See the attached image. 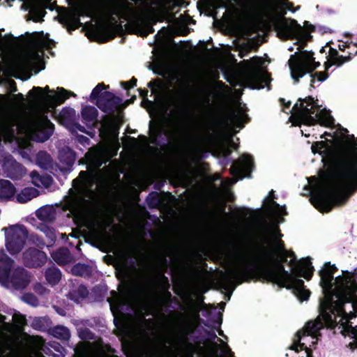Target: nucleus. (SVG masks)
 Listing matches in <instances>:
<instances>
[{"mask_svg":"<svg viewBox=\"0 0 357 357\" xmlns=\"http://www.w3.org/2000/svg\"><path fill=\"white\" fill-rule=\"evenodd\" d=\"M324 68H326L324 67ZM329 69L326 70L325 69L324 71L321 72H315L310 74L311 76V80H310V88H314V84L315 82V78L317 79L319 82H324L328 77V70Z\"/></svg>","mask_w":357,"mask_h":357,"instance_id":"nucleus-50","label":"nucleus"},{"mask_svg":"<svg viewBox=\"0 0 357 357\" xmlns=\"http://www.w3.org/2000/svg\"><path fill=\"white\" fill-rule=\"evenodd\" d=\"M109 88V85H105L104 83L98 84L92 90L90 95V100L91 101L96 100L98 101V98H100V96L103 93L104 91L102 90L107 89Z\"/></svg>","mask_w":357,"mask_h":357,"instance_id":"nucleus-48","label":"nucleus"},{"mask_svg":"<svg viewBox=\"0 0 357 357\" xmlns=\"http://www.w3.org/2000/svg\"><path fill=\"white\" fill-rule=\"evenodd\" d=\"M155 281L158 289L156 297L157 303L166 308L169 301L171 300L172 297V294L169 291L171 287L169 280L163 273H159L155 277Z\"/></svg>","mask_w":357,"mask_h":357,"instance_id":"nucleus-19","label":"nucleus"},{"mask_svg":"<svg viewBox=\"0 0 357 357\" xmlns=\"http://www.w3.org/2000/svg\"><path fill=\"white\" fill-rule=\"evenodd\" d=\"M59 122L68 129H71L72 125L76 120V112L73 108L63 107L59 114Z\"/></svg>","mask_w":357,"mask_h":357,"instance_id":"nucleus-29","label":"nucleus"},{"mask_svg":"<svg viewBox=\"0 0 357 357\" xmlns=\"http://www.w3.org/2000/svg\"><path fill=\"white\" fill-rule=\"evenodd\" d=\"M356 55H357L356 43H351V49H347L345 55H340L336 49L330 47L327 61L324 63V66L326 70L329 69L333 66L340 67L344 63L350 61Z\"/></svg>","mask_w":357,"mask_h":357,"instance_id":"nucleus-15","label":"nucleus"},{"mask_svg":"<svg viewBox=\"0 0 357 357\" xmlns=\"http://www.w3.org/2000/svg\"><path fill=\"white\" fill-rule=\"evenodd\" d=\"M38 195V190L34 188H25L19 194L16 199L20 203H26Z\"/></svg>","mask_w":357,"mask_h":357,"instance_id":"nucleus-42","label":"nucleus"},{"mask_svg":"<svg viewBox=\"0 0 357 357\" xmlns=\"http://www.w3.org/2000/svg\"><path fill=\"white\" fill-rule=\"evenodd\" d=\"M300 59L306 62L307 64H310L312 61H314L315 58L314 57V52L312 51H303L301 54L296 53L295 54H292L288 61V65L290 70L291 66L292 65H296L297 61L296 59Z\"/></svg>","mask_w":357,"mask_h":357,"instance_id":"nucleus-39","label":"nucleus"},{"mask_svg":"<svg viewBox=\"0 0 357 357\" xmlns=\"http://www.w3.org/2000/svg\"><path fill=\"white\" fill-rule=\"evenodd\" d=\"M30 239L34 245L40 249H43L46 245L43 237L38 234H31Z\"/></svg>","mask_w":357,"mask_h":357,"instance_id":"nucleus-54","label":"nucleus"},{"mask_svg":"<svg viewBox=\"0 0 357 357\" xmlns=\"http://www.w3.org/2000/svg\"><path fill=\"white\" fill-rule=\"evenodd\" d=\"M125 28L130 34H135L142 37H146L153 33L155 29L149 24H146L141 18H136L125 24Z\"/></svg>","mask_w":357,"mask_h":357,"instance_id":"nucleus-22","label":"nucleus"},{"mask_svg":"<svg viewBox=\"0 0 357 357\" xmlns=\"http://www.w3.org/2000/svg\"><path fill=\"white\" fill-rule=\"evenodd\" d=\"M335 322L331 326H328L324 317H320V314L314 320L308 321L303 329L299 330L295 335L296 340L293 344L289 347L290 349L294 350L298 352L299 350L306 349L307 347L304 343H301V340L303 336L310 335L318 339L319 336H321L320 331L326 328H333Z\"/></svg>","mask_w":357,"mask_h":357,"instance_id":"nucleus-7","label":"nucleus"},{"mask_svg":"<svg viewBox=\"0 0 357 357\" xmlns=\"http://www.w3.org/2000/svg\"><path fill=\"white\" fill-rule=\"evenodd\" d=\"M22 298L25 303L32 306H36L38 305V300L37 297L31 293L25 294L22 296Z\"/></svg>","mask_w":357,"mask_h":357,"instance_id":"nucleus-53","label":"nucleus"},{"mask_svg":"<svg viewBox=\"0 0 357 357\" xmlns=\"http://www.w3.org/2000/svg\"><path fill=\"white\" fill-rule=\"evenodd\" d=\"M337 282L340 284L341 289L347 293L344 302L351 304L354 310V304L357 303V280L351 275L348 271H344L343 275L336 277Z\"/></svg>","mask_w":357,"mask_h":357,"instance_id":"nucleus-12","label":"nucleus"},{"mask_svg":"<svg viewBox=\"0 0 357 357\" xmlns=\"http://www.w3.org/2000/svg\"><path fill=\"white\" fill-rule=\"evenodd\" d=\"M254 167L253 158L249 155H243L239 161H234L229 169L230 174L236 177L243 179L250 178Z\"/></svg>","mask_w":357,"mask_h":357,"instance_id":"nucleus-16","label":"nucleus"},{"mask_svg":"<svg viewBox=\"0 0 357 357\" xmlns=\"http://www.w3.org/2000/svg\"><path fill=\"white\" fill-rule=\"evenodd\" d=\"M13 319L17 326L23 328L25 325H26V317L21 314H14L13 316Z\"/></svg>","mask_w":357,"mask_h":357,"instance_id":"nucleus-55","label":"nucleus"},{"mask_svg":"<svg viewBox=\"0 0 357 357\" xmlns=\"http://www.w3.org/2000/svg\"><path fill=\"white\" fill-rule=\"evenodd\" d=\"M89 290L84 284H80L77 289H73L68 293V298L76 303H79L81 301L89 296Z\"/></svg>","mask_w":357,"mask_h":357,"instance_id":"nucleus-37","label":"nucleus"},{"mask_svg":"<svg viewBox=\"0 0 357 357\" xmlns=\"http://www.w3.org/2000/svg\"><path fill=\"white\" fill-rule=\"evenodd\" d=\"M52 257L59 265H66L70 260V252L68 248H62L54 252Z\"/></svg>","mask_w":357,"mask_h":357,"instance_id":"nucleus-43","label":"nucleus"},{"mask_svg":"<svg viewBox=\"0 0 357 357\" xmlns=\"http://www.w3.org/2000/svg\"><path fill=\"white\" fill-rule=\"evenodd\" d=\"M281 3H282V4L279 5L280 7L284 6V8L287 9V10H289V11H291V12L294 13V12H296L298 10V8L295 9L294 8V3L292 2H290V1L282 2L281 1Z\"/></svg>","mask_w":357,"mask_h":357,"instance_id":"nucleus-62","label":"nucleus"},{"mask_svg":"<svg viewBox=\"0 0 357 357\" xmlns=\"http://www.w3.org/2000/svg\"><path fill=\"white\" fill-rule=\"evenodd\" d=\"M311 33L312 32L307 31L304 27L301 25V29L297 30L296 38H294V39L298 40L303 45L305 46L307 42H310L312 40Z\"/></svg>","mask_w":357,"mask_h":357,"instance_id":"nucleus-47","label":"nucleus"},{"mask_svg":"<svg viewBox=\"0 0 357 357\" xmlns=\"http://www.w3.org/2000/svg\"><path fill=\"white\" fill-rule=\"evenodd\" d=\"M133 11V6L127 0L121 1H113L112 6L109 7V15L111 24L105 26L103 28V32L107 36V40H112L114 39L117 35H123L125 32V29L121 23H119L118 21L112 17L113 15L119 16L121 18L124 20L128 19L129 13Z\"/></svg>","mask_w":357,"mask_h":357,"instance_id":"nucleus-6","label":"nucleus"},{"mask_svg":"<svg viewBox=\"0 0 357 357\" xmlns=\"http://www.w3.org/2000/svg\"><path fill=\"white\" fill-rule=\"evenodd\" d=\"M59 162L65 165L66 169L62 171L70 172L76 160V153L69 147H64L59 152Z\"/></svg>","mask_w":357,"mask_h":357,"instance_id":"nucleus-28","label":"nucleus"},{"mask_svg":"<svg viewBox=\"0 0 357 357\" xmlns=\"http://www.w3.org/2000/svg\"><path fill=\"white\" fill-rule=\"evenodd\" d=\"M275 197L270 198H266L265 200L266 201V208L268 211H277L278 213L287 215L288 213L286 210L285 206H280L278 203L275 202L273 199Z\"/></svg>","mask_w":357,"mask_h":357,"instance_id":"nucleus-44","label":"nucleus"},{"mask_svg":"<svg viewBox=\"0 0 357 357\" xmlns=\"http://www.w3.org/2000/svg\"><path fill=\"white\" fill-rule=\"evenodd\" d=\"M166 135L171 146L174 148L181 147L189 140L188 130L186 126L182 121L174 123L172 128L167 132Z\"/></svg>","mask_w":357,"mask_h":357,"instance_id":"nucleus-14","label":"nucleus"},{"mask_svg":"<svg viewBox=\"0 0 357 357\" xmlns=\"http://www.w3.org/2000/svg\"><path fill=\"white\" fill-rule=\"evenodd\" d=\"M172 303L176 305H179L178 299L173 296L165 310V312H168L174 321L172 322L173 334L165 340V342L171 343L173 339H176L179 342L185 343L187 348L192 351L195 347L188 342V337L193 333L194 329L190 324L185 321L183 315L181 312L170 310V308L174 309V307L171 305Z\"/></svg>","mask_w":357,"mask_h":357,"instance_id":"nucleus-4","label":"nucleus"},{"mask_svg":"<svg viewBox=\"0 0 357 357\" xmlns=\"http://www.w3.org/2000/svg\"><path fill=\"white\" fill-rule=\"evenodd\" d=\"M255 263H244L241 268L229 269L223 273L225 284L238 282H250L256 279L263 282L277 284L280 288L291 289L292 282L297 278L310 280L314 271L310 257L301 259L291 266V272L285 270L283 261L275 257L273 252L264 251L261 257H252Z\"/></svg>","mask_w":357,"mask_h":357,"instance_id":"nucleus-1","label":"nucleus"},{"mask_svg":"<svg viewBox=\"0 0 357 357\" xmlns=\"http://www.w3.org/2000/svg\"><path fill=\"white\" fill-rule=\"evenodd\" d=\"M29 40L30 46L34 49L39 47L42 44L41 40L39 38L33 37L32 34L29 35Z\"/></svg>","mask_w":357,"mask_h":357,"instance_id":"nucleus-59","label":"nucleus"},{"mask_svg":"<svg viewBox=\"0 0 357 357\" xmlns=\"http://www.w3.org/2000/svg\"><path fill=\"white\" fill-rule=\"evenodd\" d=\"M47 260V254L36 248H29L22 253L23 264L29 268L42 267Z\"/></svg>","mask_w":357,"mask_h":357,"instance_id":"nucleus-17","label":"nucleus"},{"mask_svg":"<svg viewBox=\"0 0 357 357\" xmlns=\"http://www.w3.org/2000/svg\"><path fill=\"white\" fill-rule=\"evenodd\" d=\"M282 4L280 0H268L266 1L265 11L266 13L271 17V24L282 20L287 14V9L284 6L280 7L279 5Z\"/></svg>","mask_w":357,"mask_h":357,"instance_id":"nucleus-24","label":"nucleus"},{"mask_svg":"<svg viewBox=\"0 0 357 357\" xmlns=\"http://www.w3.org/2000/svg\"><path fill=\"white\" fill-rule=\"evenodd\" d=\"M137 79L132 77L128 82H121V85L127 91L137 86Z\"/></svg>","mask_w":357,"mask_h":357,"instance_id":"nucleus-57","label":"nucleus"},{"mask_svg":"<svg viewBox=\"0 0 357 357\" xmlns=\"http://www.w3.org/2000/svg\"><path fill=\"white\" fill-rule=\"evenodd\" d=\"M234 213L238 216L245 218L251 213V209L247 207L237 208H236Z\"/></svg>","mask_w":357,"mask_h":357,"instance_id":"nucleus-58","label":"nucleus"},{"mask_svg":"<svg viewBox=\"0 0 357 357\" xmlns=\"http://www.w3.org/2000/svg\"><path fill=\"white\" fill-rule=\"evenodd\" d=\"M337 268L331 262H326L323 268L319 271L321 278L320 285L323 289L324 296L320 300L319 312L324 317L328 326L335 322L333 314L342 313L345 304L347 293L341 289L340 284L334 279V274Z\"/></svg>","mask_w":357,"mask_h":357,"instance_id":"nucleus-3","label":"nucleus"},{"mask_svg":"<svg viewBox=\"0 0 357 357\" xmlns=\"http://www.w3.org/2000/svg\"><path fill=\"white\" fill-rule=\"evenodd\" d=\"M296 65L291 66V77L294 80V84H298L300 82V79L307 73H312L314 71L320 66V62L312 61L310 64H307L304 61L298 59H296Z\"/></svg>","mask_w":357,"mask_h":357,"instance_id":"nucleus-20","label":"nucleus"},{"mask_svg":"<svg viewBox=\"0 0 357 357\" xmlns=\"http://www.w3.org/2000/svg\"><path fill=\"white\" fill-rule=\"evenodd\" d=\"M31 327L39 331H45L47 327L45 319L43 317H35L32 321Z\"/></svg>","mask_w":357,"mask_h":357,"instance_id":"nucleus-51","label":"nucleus"},{"mask_svg":"<svg viewBox=\"0 0 357 357\" xmlns=\"http://www.w3.org/2000/svg\"><path fill=\"white\" fill-rule=\"evenodd\" d=\"M57 91V93L53 96H47V98L52 102L54 105H61L67 99H68L70 96H76V94H75L73 92L68 91L63 87H58Z\"/></svg>","mask_w":357,"mask_h":357,"instance_id":"nucleus-32","label":"nucleus"},{"mask_svg":"<svg viewBox=\"0 0 357 357\" xmlns=\"http://www.w3.org/2000/svg\"><path fill=\"white\" fill-rule=\"evenodd\" d=\"M147 86L150 88L153 92H154L157 88L160 87V79H155L153 80L150 81L147 84Z\"/></svg>","mask_w":357,"mask_h":357,"instance_id":"nucleus-61","label":"nucleus"},{"mask_svg":"<svg viewBox=\"0 0 357 357\" xmlns=\"http://www.w3.org/2000/svg\"><path fill=\"white\" fill-rule=\"evenodd\" d=\"M7 176L10 178L20 179L26 174V169L19 162H15L5 170Z\"/></svg>","mask_w":357,"mask_h":357,"instance_id":"nucleus-36","label":"nucleus"},{"mask_svg":"<svg viewBox=\"0 0 357 357\" xmlns=\"http://www.w3.org/2000/svg\"><path fill=\"white\" fill-rule=\"evenodd\" d=\"M271 252L275 255V257H278L277 255L278 252H284L287 253L288 251L285 249V245L282 240H277L274 241L273 247L270 248H266L264 247H261V248L257 252L253 253L252 257H261L263 255L264 251Z\"/></svg>","mask_w":357,"mask_h":357,"instance_id":"nucleus-33","label":"nucleus"},{"mask_svg":"<svg viewBox=\"0 0 357 357\" xmlns=\"http://www.w3.org/2000/svg\"><path fill=\"white\" fill-rule=\"evenodd\" d=\"M271 25L277 32V36L284 40L294 39L297 30L301 29V24L292 18H284Z\"/></svg>","mask_w":357,"mask_h":357,"instance_id":"nucleus-13","label":"nucleus"},{"mask_svg":"<svg viewBox=\"0 0 357 357\" xmlns=\"http://www.w3.org/2000/svg\"><path fill=\"white\" fill-rule=\"evenodd\" d=\"M36 164L41 169L48 170L52 167V158L45 151H40L36 156Z\"/></svg>","mask_w":357,"mask_h":357,"instance_id":"nucleus-38","label":"nucleus"},{"mask_svg":"<svg viewBox=\"0 0 357 357\" xmlns=\"http://www.w3.org/2000/svg\"><path fill=\"white\" fill-rule=\"evenodd\" d=\"M45 277L47 283L53 287L60 282L61 279V272L59 268L52 266L45 270Z\"/></svg>","mask_w":357,"mask_h":357,"instance_id":"nucleus-35","label":"nucleus"},{"mask_svg":"<svg viewBox=\"0 0 357 357\" xmlns=\"http://www.w3.org/2000/svg\"><path fill=\"white\" fill-rule=\"evenodd\" d=\"M301 300H307L310 296V291L305 288L304 282L299 278H297L292 282L291 289Z\"/></svg>","mask_w":357,"mask_h":357,"instance_id":"nucleus-31","label":"nucleus"},{"mask_svg":"<svg viewBox=\"0 0 357 357\" xmlns=\"http://www.w3.org/2000/svg\"><path fill=\"white\" fill-rule=\"evenodd\" d=\"M93 10L92 5H85L79 10L78 14L68 12L62 15V20L63 22H73L75 25L78 26L79 29L82 26L79 17L84 15L91 17Z\"/></svg>","mask_w":357,"mask_h":357,"instance_id":"nucleus-27","label":"nucleus"},{"mask_svg":"<svg viewBox=\"0 0 357 357\" xmlns=\"http://www.w3.org/2000/svg\"><path fill=\"white\" fill-rule=\"evenodd\" d=\"M45 91V92H50V87L46 86L44 88L40 86H33L31 91L29 92V96L31 97H33L35 98H39L43 96L42 92Z\"/></svg>","mask_w":357,"mask_h":357,"instance_id":"nucleus-52","label":"nucleus"},{"mask_svg":"<svg viewBox=\"0 0 357 357\" xmlns=\"http://www.w3.org/2000/svg\"><path fill=\"white\" fill-rule=\"evenodd\" d=\"M16 192L13 184L8 180L0 179V199H10Z\"/></svg>","mask_w":357,"mask_h":357,"instance_id":"nucleus-34","label":"nucleus"},{"mask_svg":"<svg viewBox=\"0 0 357 357\" xmlns=\"http://www.w3.org/2000/svg\"><path fill=\"white\" fill-rule=\"evenodd\" d=\"M81 115L82 121L84 123L88 124L89 123H92L96 120L98 115V112L95 107L86 105L82 107Z\"/></svg>","mask_w":357,"mask_h":357,"instance_id":"nucleus-40","label":"nucleus"},{"mask_svg":"<svg viewBox=\"0 0 357 357\" xmlns=\"http://www.w3.org/2000/svg\"><path fill=\"white\" fill-rule=\"evenodd\" d=\"M52 335L61 340H68L70 337V333L67 327L63 326H55L52 331Z\"/></svg>","mask_w":357,"mask_h":357,"instance_id":"nucleus-45","label":"nucleus"},{"mask_svg":"<svg viewBox=\"0 0 357 357\" xmlns=\"http://www.w3.org/2000/svg\"><path fill=\"white\" fill-rule=\"evenodd\" d=\"M79 336L82 340H92L93 338V334L90 329L87 328H82L79 332Z\"/></svg>","mask_w":357,"mask_h":357,"instance_id":"nucleus-56","label":"nucleus"},{"mask_svg":"<svg viewBox=\"0 0 357 357\" xmlns=\"http://www.w3.org/2000/svg\"><path fill=\"white\" fill-rule=\"evenodd\" d=\"M317 118L319 122V124L321 126L324 127H331L334 124V119L333 117L324 110H322L319 114L317 115Z\"/></svg>","mask_w":357,"mask_h":357,"instance_id":"nucleus-46","label":"nucleus"},{"mask_svg":"<svg viewBox=\"0 0 357 357\" xmlns=\"http://www.w3.org/2000/svg\"><path fill=\"white\" fill-rule=\"evenodd\" d=\"M314 98L311 96L305 98H299L298 102L294 105L292 111L296 114L304 124L312 125L316 122L315 119L312 116L315 114Z\"/></svg>","mask_w":357,"mask_h":357,"instance_id":"nucleus-10","label":"nucleus"},{"mask_svg":"<svg viewBox=\"0 0 357 357\" xmlns=\"http://www.w3.org/2000/svg\"><path fill=\"white\" fill-rule=\"evenodd\" d=\"M71 273L76 276L90 278L92 275V270L89 265L77 263L72 267Z\"/></svg>","mask_w":357,"mask_h":357,"instance_id":"nucleus-41","label":"nucleus"},{"mask_svg":"<svg viewBox=\"0 0 357 357\" xmlns=\"http://www.w3.org/2000/svg\"><path fill=\"white\" fill-rule=\"evenodd\" d=\"M30 128L36 142H45L52 135L54 125L47 116H43L32 120L30 123Z\"/></svg>","mask_w":357,"mask_h":357,"instance_id":"nucleus-9","label":"nucleus"},{"mask_svg":"<svg viewBox=\"0 0 357 357\" xmlns=\"http://www.w3.org/2000/svg\"><path fill=\"white\" fill-rule=\"evenodd\" d=\"M18 338L7 335L0 342V357H18Z\"/></svg>","mask_w":357,"mask_h":357,"instance_id":"nucleus-23","label":"nucleus"},{"mask_svg":"<svg viewBox=\"0 0 357 357\" xmlns=\"http://www.w3.org/2000/svg\"><path fill=\"white\" fill-rule=\"evenodd\" d=\"M331 162L335 170L324 173V188L310 198L312 204L323 213L344 205L347 192L357 190V148L340 150Z\"/></svg>","mask_w":357,"mask_h":357,"instance_id":"nucleus-2","label":"nucleus"},{"mask_svg":"<svg viewBox=\"0 0 357 357\" xmlns=\"http://www.w3.org/2000/svg\"><path fill=\"white\" fill-rule=\"evenodd\" d=\"M59 22L63 24L68 25V31L69 33H71L73 31L78 29V26L75 25L73 22H63L62 20V15L61 16Z\"/></svg>","mask_w":357,"mask_h":357,"instance_id":"nucleus-60","label":"nucleus"},{"mask_svg":"<svg viewBox=\"0 0 357 357\" xmlns=\"http://www.w3.org/2000/svg\"><path fill=\"white\" fill-rule=\"evenodd\" d=\"M14 260L8 257L3 249L0 250V281H8Z\"/></svg>","mask_w":357,"mask_h":357,"instance_id":"nucleus-26","label":"nucleus"},{"mask_svg":"<svg viewBox=\"0 0 357 357\" xmlns=\"http://www.w3.org/2000/svg\"><path fill=\"white\" fill-rule=\"evenodd\" d=\"M122 98L110 91H104L96 104L104 113L114 114L122 103Z\"/></svg>","mask_w":357,"mask_h":357,"instance_id":"nucleus-18","label":"nucleus"},{"mask_svg":"<svg viewBox=\"0 0 357 357\" xmlns=\"http://www.w3.org/2000/svg\"><path fill=\"white\" fill-rule=\"evenodd\" d=\"M9 278L15 289H23L29 284L31 275L24 268L17 266L14 268Z\"/></svg>","mask_w":357,"mask_h":357,"instance_id":"nucleus-25","label":"nucleus"},{"mask_svg":"<svg viewBox=\"0 0 357 357\" xmlns=\"http://www.w3.org/2000/svg\"><path fill=\"white\" fill-rule=\"evenodd\" d=\"M328 143H332L331 140L318 141L312 144L311 149L313 153H318L323 155V162L327 167V172H333L335 169L333 167L331 162L333 155H336L340 150L357 148V138L354 135H348V139H341L336 141L333 147L329 146Z\"/></svg>","mask_w":357,"mask_h":357,"instance_id":"nucleus-5","label":"nucleus"},{"mask_svg":"<svg viewBox=\"0 0 357 357\" xmlns=\"http://www.w3.org/2000/svg\"><path fill=\"white\" fill-rule=\"evenodd\" d=\"M29 237V232L24 225L17 226L12 234L6 238V247L10 254H18L23 249L26 240Z\"/></svg>","mask_w":357,"mask_h":357,"instance_id":"nucleus-11","label":"nucleus"},{"mask_svg":"<svg viewBox=\"0 0 357 357\" xmlns=\"http://www.w3.org/2000/svg\"><path fill=\"white\" fill-rule=\"evenodd\" d=\"M146 202L150 208H158L161 202L159 194L157 192H150L146 198Z\"/></svg>","mask_w":357,"mask_h":357,"instance_id":"nucleus-49","label":"nucleus"},{"mask_svg":"<svg viewBox=\"0 0 357 357\" xmlns=\"http://www.w3.org/2000/svg\"><path fill=\"white\" fill-rule=\"evenodd\" d=\"M218 125L230 130L235 128L241 129L244 127L243 114H237L231 109H225L218 120Z\"/></svg>","mask_w":357,"mask_h":357,"instance_id":"nucleus-21","label":"nucleus"},{"mask_svg":"<svg viewBox=\"0 0 357 357\" xmlns=\"http://www.w3.org/2000/svg\"><path fill=\"white\" fill-rule=\"evenodd\" d=\"M36 217L47 222H53L56 220V210L50 206H42L36 212Z\"/></svg>","mask_w":357,"mask_h":357,"instance_id":"nucleus-30","label":"nucleus"},{"mask_svg":"<svg viewBox=\"0 0 357 357\" xmlns=\"http://www.w3.org/2000/svg\"><path fill=\"white\" fill-rule=\"evenodd\" d=\"M357 317V302L354 304V310L347 312L345 308L342 313H335L333 314V317L335 319V328L339 325L341 328L340 333L346 337L349 336L354 339V341L349 344V347L351 350L357 349V326H353L351 319ZM333 329V328H331Z\"/></svg>","mask_w":357,"mask_h":357,"instance_id":"nucleus-8","label":"nucleus"},{"mask_svg":"<svg viewBox=\"0 0 357 357\" xmlns=\"http://www.w3.org/2000/svg\"><path fill=\"white\" fill-rule=\"evenodd\" d=\"M204 333L206 334L208 338L210 340H214L215 339H218V341H222L220 338L218 337V336L216 335L215 333L213 331L204 330Z\"/></svg>","mask_w":357,"mask_h":357,"instance_id":"nucleus-63","label":"nucleus"},{"mask_svg":"<svg viewBox=\"0 0 357 357\" xmlns=\"http://www.w3.org/2000/svg\"><path fill=\"white\" fill-rule=\"evenodd\" d=\"M351 43H349L347 42H343L342 43L338 45L339 50L343 52H345L347 49H351Z\"/></svg>","mask_w":357,"mask_h":357,"instance_id":"nucleus-64","label":"nucleus"}]
</instances>
